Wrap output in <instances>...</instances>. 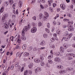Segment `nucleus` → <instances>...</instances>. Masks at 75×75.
Masks as SVG:
<instances>
[{"instance_id": "obj_57", "label": "nucleus", "mask_w": 75, "mask_h": 75, "mask_svg": "<svg viewBox=\"0 0 75 75\" xmlns=\"http://www.w3.org/2000/svg\"><path fill=\"white\" fill-rule=\"evenodd\" d=\"M9 28V26L6 24V29H8Z\"/></svg>"}, {"instance_id": "obj_43", "label": "nucleus", "mask_w": 75, "mask_h": 75, "mask_svg": "<svg viewBox=\"0 0 75 75\" xmlns=\"http://www.w3.org/2000/svg\"><path fill=\"white\" fill-rule=\"evenodd\" d=\"M68 70L69 71H71L73 70V69L72 68H70L68 69Z\"/></svg>"}, {"instance_id": "obj_25", "label": "nucleus", "mask_w": 75, "mask_h": 75, "mask_svg": "<svg viewBox=\"0 0 75 75\" xmlns=\"http://www.w3.org/2000/svg\"><path fill=\"white\" fill-rule=\"evenodd\" d=\"M43 36L44 37V38H46L47 37V34L46 33H45L43 35Z\"/></svg>"}, {"instance_id": "obj_24", "label": "nucleus", "mask_w": 75, "mask_h": 75, "mask_svg": "<svg viewBox=\"0 0 75 75\" xmlns=\"http://www.w3.org/2000/svg\"><path fill=\"white\" fill-rule=\"evenodd\" d=\"M28 71L27 70H25L24 72V75H27L28 74Z\"/></svg>"}, {"instance_id": "obj_16", "label": "nucleus", "mask_w": 75, "mask_h": 75, "mask_svg": "<svg viewBox=\"0 0 75 75\" xmlns=\"http://www.w3.org/2000/svg\"><path fill=\"white\" fill-rule=\"evenodd\" d=\"M36 71H41V69L40 67H37L36 69Z\"/></svg>"}, {"instance_id": "obj_35", "label": "nucleus", "mask_w": 75, "mask_h": 75, "mask_svg": "<svg viewBox=\"0 0 75 75\" xmlns=\"http://www.w3.org/2000/svg\"><path fill=\"white\" fill-rule=\"evenodd\" d=\"M48 62L50 64H52V61L51 60H49Z\"/></svg>"}, {"instance_id": "obj_6", "label": "nucleus", "mask_w": 75, "mask_h": 75, "mask_svg": "<svg viewBox=\"0 0 75 75\" xmlns=\"http://www.w3.org/2000/svg\"><path fill=\"white\" fill-rule=\"evenodd\" d=\"M67 27L69 28V29H68V30L69 31H72L73 30V28H72L70 24L68 25H67Z\"/></svg>"}, {"instance_id": "obj_39", "label": "nucleus", "mask_w": 75, "mask_h": 75, "mask_svg": "<svg viewBox=\"0 0 75 75\" xmlns=\"http://www.w3.org/2000/svg\"><path fill=\"white\" fill-rule=\"evenodd\" d=\"M60 61V59L59 57H57V62H59Z\"/></svg>"}, {"instance_id": "obj_1", "label": "nucleus", "mask_w": 75, "mask_h": 75, "mask_svg": "<svg viewBox=\"0 0 75 75\" xmlns=\"http://www.w3.org/2000/svg\"><path fill=\"white\" fill-rule=\"evenodd\" d=\"M72 33L70 34H67V37H64L63 38L62 40V41H63L64 39L65 41H67L69 40L70 38L72 36Z\"/></svg>"}, {"instance_id": "obj_44", "label": "nucleus", "mask_w": 75, "mask_h": 75, "mask_svg": "<svg viewBox=\"0 0 75 75\" xmlns=\"http://www.w3.org/2000/svg\"><path fill=\"white\" fill-rule=\"evenodd\" d=\"M67 52H71V49H68L67 50Z\"/></svg>"}, {"instance_id": "obj_26", "label": "nucleus", "mask_w": 75, "mask_h": 75, "mask_svg": "<svg viewBox=\"0 0 75 75\" xmlns=\"http://www.w3.org/2000/svg\"><path fill=\"white\" fill-rule=\"evenodd\" d=\"M9 4L8 2H4V5L5 6H7Z\"/></svg>"}, {"instance_id": "obj_42", "label": "nucleus", "mask_w": 75, "mask_h": 75, "mask_svg": "<svg viewBox=\"0 0 75 75\" xmlns=\"http://www.w3.org/2000/svg\"><path fill=\"white\" fill-rule=\"evenodd\" d=\"M32 25L33 27H35V24L34 22H33L32 23Z\"/></svg>"}, {"instance_id": "obj_58", "label": "nucleus", "mask_w": 75, "mask_h": 75, "mask_svg": "<svg viewBox=\"0 0 75 75\" xmlns=\"http://www.w3.org/2000/svg\"><path fill=\"white\" fill-rule=\"evenodd\" d=\"M63 20H64V21L66 22V21H68V20L66 18H65V19H63Z\"/></svg>"}, {"instance_id": "obj_33", "label": "nucleus", "mask_w": 75, "mask_h": 75, "mask_svg": "<svg viewBox=\"0 0 75 75\" xmlns=\"http://www.w3.org/2000/svg\"><path fill=\"white\" fill-rule=\"evenodd\" d=\"M46 66L47 67H48V68H50V64L48 63H47V64H46Z\"/></svg>"}, {"instance_id": "obj_54", "label": "nucleus", "mask_w": 75, "mask_h": 75, "mask_svg": "<svg viewBox=\"0 0 75 75\" xmlns=\"http://www.w3.org/2000/svg\"><path fill=\"white\" fill-rule=\"evenodd\" d=\"M49 9L51 11H52V7L49 8Z\"/></svg>"}, {"instance_id": "obj_40", "label": "nucleus", "mask_w": 75, "mask_h": 75, "mask_svg": "<svg viewBox=\"0 0 75 75\" xmlns=\"http://www.w3.org/2000/svg\"><path fill=\"white\" fill-rule=\"evenodd\" d=\"M14 68V65L13 64L12 65V66H11V68H10V69H13Z\"/></svg>"}, {"instance_id": "obj_51", "label": "nucleus", "mask_w": 75, "mask_h": 75, "mask_svg": "<svg viewBox=\"0 0 75 75\" xmlns=\"http://www.w3.org/2000/svg\"><path fill=\"white\" fill-rule=\"evenodd\" d=\"M55 40L53 38H52L51 39V41L52 42H53Z\"/></svg>"}, {"instance_id": "obj_20", "label": "nucleus", "mask_w": 75, "mask_h": 75, "mask_svg": "<svg viewBox=\"0 0 75 75\" xmlns=\"http://www.w3.org/2000/svg\"><path fill=\"white\" fill-rule=\"evenodd\" d=\"M33 63H30L29 65V67L30 69L32 68L33 66Z\"/></svg>"}, {"instance_id": "obj_34", "label": "nucleus", "mask_w": 75, "mask_h": 75, "mask_svg": "<svg viewBox=\"0 0 75 75\" xmlns=\"http://www.w3.org/2000/svg\"><path fill=\"white\" fill-rule=\"evenodd\" d=\"M33 48L32 47H31V46L29 47V49H28L29 51H30L31 50H32L33 49Z\"/></svg>"}, {"instance_id": "obj_29", "label": "nucleus", "mask_w": 75, "mask_h": 75, "mask_svg": "<svg viewBox=\"0 0 75 75\" xmlns=\"http://www.w3.org/2000/svg\"><path fill=\"white\" fill-rule=\"evenodd\" d=\"M21 69V67L20 66H18V71H20Z\"/></svg>"}, {"instance_id": "obj_22", "label": "nucleus", "mask_w": 75, "mask_h": 75, "mask_svg": "<svg viewBox=\"0 0 75 75\" xmlns=\"http://www.w3.org/2000/svg\"><path fill=\"white\" fill-rule=\"evenodd\" d=\"M21 47H20V45H17L16 47V48L17 49H21Z\"/></svg>"}, {"instance_id": "obj_13", "label": "nucleus", "mask_w": 75, "mask_h": 75, "mask_svg": "<svg viewBox=\"0 0 75 75\" xmlns=\"http://www.w3.org/2000/svg\"><path fill=\"white\" fill-rule=\"evenodd\" d=\"M47 17L46 16V15H44V16H43V17L42 18V19L43 21H45V20H46L47 19Z\"/></svg>"}, {"instance_id": "obj_62", "label": "nucleus", "mask_w": 75, "mask_h": 75, "mask_svg": "<svg viewBox=\"0 0 75 75\" xmlns=\"http://www.w3.org/2000/svg\"><path fill=\"white\" fill-rule=\"evenodd\" d=\"M45 15L47 17H49V16H48V13H46V15Z\"/></svg>"}, {"instance_id": "obj_38", "label": "nucleus", "mask_w": 75, "mask_h": 75, "mask_svg": "<svg viewBox=\"0 0 75 75\" xmlns=\"http://www.w3.org/2000/svg\"><path fill=\"white\" fill-rule=\"evenodd\" d=\"M40 1L43 3H45V0H40Z\"/></svg>"}, {"instance_id": "obj_10", "label": "nucleus", "mask_w": 75, "mask_h": 75, "mask_svg": "<svg viewBox=\"0 0 75 75\" xmlns=\"http://www.w3.org/2000/svg\"><path fill=\"white\" fill-rule=\"evenodd\" d=\"M45 45V41H42L40 44V45H41L44 46Z\"/></svg>"}, {"instance_id": "obj_45", "label": "nucleus", "mask_w": 75, "mask_h": 75, "mask_svg": "<svg viewBox=\"0 0 75 75\" xmlns=\"http://www.w3.org/2000/svg\"><path fill=\"white\" fill-rule=\"evenodd\" d=\"M62 28H67V26H66V25H62Z\"/></svg>"}, {"instance_id": "obj_2", "label": "nucleus", "mask_w": 75, "mask_h": 75, "mask_svg": "<svg viewBox=\"0 0 75 75\" xmlns=\"http://www.w3.org/2000/svg\"><path fill=\"white\" fill-rule=\"evenodd\" d=\"M30 28V25H28V26H26L24 28H23V30L22 31V34L24 35L25 34V33L26 32H27L28 31L29 29Z\"/></svg>"}, {"instance_id": "obj_56", "label": "nucleus", "mask_w": 75, "mask_h": 75, "mask_svg": "<svg viewBox=\"0 0 75 75\" xmlns=\"http://www.w3.org/2000/svg\"><path fill=\"white\" fill-rule=\"evenodd\" d=\"M44 65V62H42L41 63V66H43Z\"/></svg>"}, {"instance_id": "obj_60", "label": "nucleus", "mask_w": 75, "mask_h": 75, "mask_svg": "<svg viewBox=\"0 0 75 75\" xmlns=\"http://www.w3.org/2000/svg\"><path fill=\"white\" fill-rule=\"evenodd\" d=\"M18 43H20L21 42V40H20L19 39V38H18Z\"/></svg>"}, {"instance_id": "obj_37", "label": "nucleus", "mask_w": 75, "mask_h": 75, "mask_svg": "<svg viewBox=\"0 0 75 75\" xmlns=\"http://www.w3.org/2000/svg\"><path fill=\"white\" fill-rule=\"evenodd\" d=\"M40 8L42 9H43L44 8V7L43 5H42V4H40Z\"/></svg>"}, {"instance_id": "obj_28", "label": "nucleus", "mask_w": 75, "mask_h": 75, "mask_svg": "<svg viewBox=\"0 0 75 75\" xmlns=\"http://www.w3.org/2000/svg\"><path fill=\"white\" fill-rule=\"evenodd\" d=\"M64 48L63 47H61L60 48V50L62 52H63L64 51Z\"/></svg>"}, {"instance_id": "obj_59", "label": "nucleus", "mask_w": 75, "mask_h": 75, "mask_svg": "<svg viewBox=\"0 0 75 75\" xmlns=\"http://www.w3.org/2000/svg\"><path fill=\"white\" fill-rule=\"evenodd\" d=\"M16 13L17 15H18V9H17L16 10Z\"/></svg>"}, {"instance_id": "obj_55", "label": "nucleus", "mask_w": 75, "mask_h": 75, "mask_svg": "<svg viewBox=\"0 0 75 75\" xmlns=\"http://www.w3.org/2000/svg\"><path fill=\"white\" fill-rule=\"evenodd\" d=\"M50 23H49L47 24V27H48V28H50Z\"/></svg>"}, {"instance_id": "obj_19", "label": "nucleus", "mask_w": 75, "mask_h": 75, "mask_svg": "<svg viewBox=\"0 0 75 75\" xmlns=\"http://www.w3.org/2000/svg\"><path fill=\"white\" fill-rule=\"evenodd\" d=\"M4 7H1V9H0V13H2L4 11Z\"/></svg>"}, {"instance_id": "obj_50", "label": "nucleus", "mask_w": 75, "mask_h": 75, "mask_svg": "<svg viewBox=\"0 0 75 75\" xmlns=\"http://www.w3.org/2000/svg\"><path fill=\"white\" fill-rule=\"evenodd\" d=\"M7 25V24L6 23H4V28H5L6 29V26Z\"/></svg>"}, {"instance_id": "obj_53", "label": "nucleus", "mask_w": 75, "mask_h": 75, "mask_svg": "<svg viewBox=\"0 0 75 75\" xmlns=\"http://www.w3.org/2000/svg\"><path fill=\"white\" fill-rule=\"evenodd\" d=\"M52 5H53V7H55L56 6V4L54 3Z\"/></svg>"}, {"instance_id": "obj_48", "label": "nucleus", "mask_w": 75, "mask_h": 75, "mask_svg": "<svg viewBox=\"0 0 75 75\" xmlns=\"http://www.w3.org/2000/svg\"><path fill=\"white\" fill-rule=\"evenodd\" d=\"M57 33L58 34V35H59V34H60V31H59V30H57Z\"/></svg>"}, {"instance_id": "obj_23", "label": "nucleus", "mask_w": 75, "mask_h": 75, "mask_svg": "<svg viewBox=\"0 0 75 75\" xmlns=\"http://www.w3.org/2000/svg\"><path fill=\"white\" fill-rule=\"evenodd\" d=\"M39 18L41 19L43 16V14L42 13H40L39 15Z\"/></svg>"}, {"instance_id": "obj_15", "label": "nucleus", "mask_w": 75, "mask_h": 75, "mask_svg": "<svg viewBox=\"0 0 75 75\" xmlns=\"http://www.w3.org/2000/svg\"><path fill=\"white\" fill-rule=\"evenodd\" d=\"M23 53V52H22L21 54H19L18 53H17L16 54V57H18L19 56V57H20L21 56L22 54Z\"/></svg>"}, {"instance_id": "obj_46", "label": "nucleus", "mask_w": 75, "mask_h": 75, "mask_svg": "<svg viewBox=\"0 0 75 75\" xmlns=\"http://www.w3.org/2000/svg\"><path fill=\"white\" fill-rule=\"evenodd\" d=\"M33 19L34 20H36V17L34 16L33 17Z\"/></svg>"}, {"instance_id": "obj_41", "label": "nucleus", "mask_w": 75, "mask_h": 75, "mask_svg": "<svg viewBox=\"0 0 75 75\" xmlns=\"http://www.w3.org/2000/svg\"><path fill=\"white\" fill-rule=\"evenodd\" d=\"M53 24L54 25H56V21H54L53 22Z\"/></svg>"}, {"instance_id": "obj_4", "label": "nucleus", "mask_w": 75, "mask_h": 75, "mask_svg": "<svg viewBox=\"0 0 75 75\" xmlns=\"http://www.w3.org/2000/svg\"><path fill=\"white\" fill-rule=\"evenodd\" d=\"M7 17V14H4V16H3L2 19H1V20L3 22H4L5 21V19H6Z\"/></svg>"}, {"instance_id": "obj_14", "label": "nucleus", "mask_w": 75, "mask_h": 75, "mask_svg": "<svg viewBox=\"0 0 75 75\" xmlns=\"http://www.w3.org/2000/svg\"><path fill=\"white\" fill-rule=\"evenodd\" d=\"M19 4V6L20 7H21L22 6V5L23 4V3L22 2H21V1H19V2L18 3Z\"/></svg>"}, {"instance_id": "obj_7", "label": "nucleus", "mask_w": 75, "mask_h": 75, "mask_svg": "<svg viewBox=\"0 0 75 75\" xmlns=\"http://www.w3.org/2000/svg\"><path fill=\"white\" fill-rule=\"evenodd\" d=\"M60 6L61 8H62V9L64 10L65 8H66V6L64 4H61L60 5Z\"/></svg>"}, {"instance_id": "obj_31", "label": "nucleus", "mask_w": 75, "mask_h": 75, "mask_svg": "<svg viewBox=\"0 0 75 75\" xmlns=\"http://www.w3.org/2000/svg\"><path fill=\"white\" fill-rule=\"evenodd\" d=\"M73 59V57H69L67 58V59L69 60H71Z\"/></svg>"}, {"instance_id": "obj_64", "label": "nucleus", "mask_w": 75, "mask_h": 75, "mask_svg": "<svg viewBox=\"0 0 75 75\" xmlns=\"http://www.w3.org/2000/svg\"><path fill=\"white\" fill-rule=\"evenodd\" d=\"M72 63H73V64H75V60H73L72 62Z\"/></svg>"}, {"instance_id": "obj_11", "label": "nucleus", "mask_w": 75, "mask_h": 75, "mask_svg": "<svg viewBox=\"0 0 75 75\" xmlns=\"http://www.w3.org/2000/svg\"><path fill=\"white\" fill-rule=\"evenodd\" d=\"M52 42H50L49 43V45H50V47H51L52 48H54L55 47L54 45H52Z\"/></svg>"}, {"instance_id": "obj_63", "label": "nucleus", "mask_w": 75, "mask_h": 75, "mask_svg": "<svg viewBox=\"0 0 75 75\" xmlns=\"http://www.w3.org/2000/svg\"><path fill=\"white\" fill-rule=\"evenodd\" d=\"M72 46L74 48H75V43L73 44L72 45Z\"/></svg>"}, {"instance_id": "obj_21", "label": "nucleus", "mask_w": 75, "mask_h": 75, "mask_svg": "<svg viewBox=\"0 0 75 75\" xmlns=\"http://www.w3.org/2000/svg\"><path fill=\"white\" fill-rule=\"evenodd\" d=\"M60 74H64L65 73V70H62L59 71V72Z\"/></svg>"}, {"instance_id": "obj_36", "label": "nucleus", "mask_w": 75, "mask_h": 75, "mask_svg": "<svg viewBox=\"0 0 75 75\" xmlns=\"http://www.w3.org/2000/svg\"><path fill=\"white\" fill-rule=\"evenodd\" d=\"M75 55L73 53H69V55H70L71 56H74Z\"/></svg>"}, {"instance_id": "obj_61", "label": "nucleus", "mask_w": 75, "mask_h": 75, "mask_svg": "<svg viewBox=\"0 0 75 75\" xmlns=\"http://www.w3.org/2000/svg\"><path fill=\"white\" fill-rule=\"evenodd\" d=\"M44 6V7L45 8H47L48 6V5L47 4H45Z\"/></svg>"}, {"instance_id": "obj_32", "label": "nucleus", "mask_w": 75, "mask_h": 75, "mask_svg": "<svg viewBox=\"0 0 75 75\" xmlns=\"http://www.w3.org/2000/svg\"><path fill=\"white\" fill-rule=\"evenodd\" d=\"M54 37L55 38V39L56 40V38H57V34L56 33H54L53 34Z\"/></svg>"}, {"instance_id": "obj_8", "label": "nucleus", "mask_w": 75, "mask_h": 75, "mask_svg": "<svg viewBox=\"0 0 75 75\" xmlns=\"http://www.w3.org/2000/svg\"><path fill=\"white\" fill-rule=\"evenodd\" d=\"M53 2V1L52 0H49L48 1V4H49V6H50L51 5H52V4L51 3H52Z\"/></svg>"}, {"instance_id": "obj_47", "label": "nucleus", "mask_w": 75, "mask_h": 75, "mask_svg": "<svg viewBox=\"0 0 75 75\" xmlns=\"http://www.w3.org/2000/svg\"><path fill=\"white\" fill-rule=\"evenodd\" d=\"M38 25L39 26H41L42 25V24L41 23V22H40L39 23Z\"/></svg>"}, {"instance_id": "obj_30", "label": "nucleus", "mask_w": 75, "mask_h": 75, "mask_svg": "<svg viewBox=\"0 0 75 75\" xmlns=\"http://www.w3.org/2000/svg\"><path fill=\"white\" fill-rule=\"evenodd\" d=\"M64 47H66V48H67V45L66 43L63 45V47L62 48H64Z\"/></svg>"}, {"instance_id": "obj_9", "label": "nucleus", "mask_w": 75, "mask_h": 75, "mask_svg": "<svg viewBox=\"0 0 75 75\" xmlns=\"http://www.w3.org/2000/svg\"><path fill=\"white\" fill-rule=\"evenodd\" d=\"M57 68L59 69H64L63 66L61 65H60L59 66H57Z\"/></svg>"}, {"instance_id": "obj_27", "label": "nucleus", "mask_w": 75, "mask_h": 75, "mask_svg": "<svg viewBox=\"0 0 75 75\" xmlns=\"http://www.w3.org/2000/svg\"><path fill=\"white\" fill-rule=\"evenodd\" d=\"M53 57V55H52V54L50 55H49L48 57V59H50L51 58H52Z\"/></svg>"}, {"instance_id": "obj_3", "label": "nucleus", "mask_w": 75, "mask_h": 75, "mask_svg": "<svg viewBox=\"0 0 75 75\" xmlns=\"http://www.w3.org/2000/svg\"><path fill=\"white\" fill-rule=\"evenodd\" d=\"M40 58L41 59V61L39 59H34V62L36 63H39L42 62L44 59V57L42 56H40Z\"/></svg>"}, {"instance_id": "obj_5", "label": "nucleus", "mask_w": 75, "mask_h": 75, "mask_svg": "<svg viewBox=\"0 0 75 75\" xmlns=\"http://www.w3.org/2000/svg\"><path fill=\"white\" fill-rule=\"evenodd\" d=\"M37 30L36 28L33 27V28L31 29V32H32V33H34L36 32Z\"/></svg>"}, {"instance_id": "obj_52", "label": "nucleus", "mask_w": 75, "mask_h": 75, "mask_svg": "<svg viewBox=\"0 0 75 75\" xmlns=\"http://www.w3.org/2000/svg\"><path fill=\"white\" fill-rule=\"evenodd\" d=\"M18 65V63H15V67H17Z\"/></svg>"}, {"instance_id": "obj_18", "label": "nucleus", "mask_w": 75, "mask_h": 75, "mask_svg": "<svg viewBox=\"0 0 75 75\" xmlns=\"http://www.w3.org/2000/svg\"><path fill=\"white\" fill-rule=\"evenodd\" d=\"M27 47V45L25 44H24L23 46H22V48H23V50H25L26 47Z\"/></svg>"}, {"instance_id": "obj_49", "label": "nucleus", "mask_w": 75, "mask_h": 75, "mask_svg": "<svg viewBox=\"0 0 75 75\" xmlns=\"http://www.w3.org/2000/svg\"><path fill=\"white\" fill-rule=\"evenodd\" d=\"M71 3L72 4H75V0H72L71 1Z\"/></svg>"}, {"instance_id": "obj_12", "label": "nucleus", "mask_w": 75, "mask_h": 75, "mask_svg": "<svg viewBox=\"0 0 75 75\" xmlns=\"http://www.w3.org/2000/svg\"><path fill=\"white\" fill-rule=\"evenodd\" d=\"M21 37H22V40H26V38L25 36L22 35Z\"/></svg>"}, {"instance_id": "obj_17", "label": "nucleus", "mask_w": 75, "mask_h": 75, "mask_svg": "<svg viewBox=\"0 0 75 75\" xmlns=\"http://www.w3.org/2000/svg\"><path fill=\"white\" fill-rule=\"evenodd\" d=\"M29 53H28L27 52H25L24 53V56H29Z\"/></svg>"}]
</instances>
